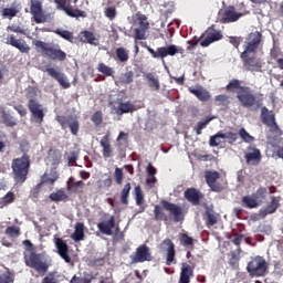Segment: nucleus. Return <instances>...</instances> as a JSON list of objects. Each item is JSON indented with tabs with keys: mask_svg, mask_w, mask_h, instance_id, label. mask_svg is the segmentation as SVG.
Returning <instances> with one entry per match:
<instances>
[{
	"mask_svg": "<svg viewBox=\"0 0 283 283\" xmlns=\"http://www.w3.org/2000/svg\"><path fill=\"white\" fill-rule=\"evenodd\" d=\"M227 92H235L237 99L245 109H260L262 102L258 98V94L249 87L242 86V82L238 78L231 80L226 86Z\"/></svg>",
	"mask_w": 283,
	"mask_h": 283,
	"instance_id": "nucleus-1",
	"label": "nucleus"
},
{
	"mask_svg": "<svg viewBox=\"0 0 283 283\" xmlns=\"http://www.w3.org/2000/svg\"><path fill=\"white\" fill-rule=\"evenodd\" d=\"M30 155L28 154H23L21 157L12 159V177L17 185H23V182L28 180V174H30Z\"/></svg>",
	"mask_w": 283,
	"mask_h": 283,
	"instance_id": "nucleus-2",
	"label": "nucleus"
},
{
	"mask_svg": "<svg viewBox=\"0 0 283 283\" xmlns=\"http://www.w3.org/2000/svg\"><path fill=\"white\" fill-rule=\"evenodd\" d=\"M33 44L38 50H41L43 56L51 59V61H65L67 59V53L61 50L59 44H51L41 40H36Z\"/></svg>",
	"mask_w": 283,
	"mask_h": 283,
	"instance_id": "nucleus-3",
	"label": "nucleus"
},
{
	"mask_svg": "<svg viewBox=\"0 0 283 283\" xmlns=\"http://www.w3.org/2000/svg\"><path fill=\"white\" fill-rule=\"evenodd\" d=\"M24 262L27 266L30 269H34L38 273H48V270L50 269V264H48V261H45V256L41 253L36 252H24Z\"/></svg>",
	"mask_w": 283,
	"mask_h": 283,
	"instance_id": "nucleus-4",
	"label": "nucleus"
},
{
	"mask_svg": "<svg viewBox=\"0 0 283 283\" xmlns=\"http://www.w3.org/2000/svg\"><path fill=\"white\" fill-rule=\"evenodd\" d=\"M247 271L251 277H264L269 271V263L264 256H254L249 261Z\"/></svg>",
	"mask_w": 283,
	"mask_h": 283,
	"instance_id": "nucleus-5",
	"label": "nucleus"
},
{
	"mask_svg": "<svg viewBox=\"0 0 283 283\" xmlns=\"http://www.w3.org/2000/svg\"><path fill=\"white\" fill-rule=\"evenodd\" d=\"M55 120L59 123L62 129L70 128L73 136H78V129H81V123L76 115H56Z\"/></svg>",
	"mask_w": 283,
	"mask_h": 283,
	"instance_id": "nucleus-6",
	"label": "nucleus"
},
{
	"mask_svg": "<svg viewBox=\"0 0 283 283\" xmlns=\"http://www.w3.org/2000/svg\"><path fill=\"white\" fill-rule=\"evenodd\" d=\"M147 51L153 56V59H166V56H176V54H184L185 49L177 46L175 44H170L168 46H160L157 51L147 46Z\"/></svg>",
	"mask_w": 283,
	"mask_h": 283,
	"instance_id": "nucleus-7",
	"label": "nucleus"
},
{
	"mask_svg": "<svg viewBox=\"0 0 283 283\" xmlns=\"http://www.w3.org/2000/svg\"><path fill=\"white\" fill-rule=\"evenodd\" d=\"M241 59L247 72H262V60L255 57L253 51H243L241 53Z\"/></svg>",
	"mask_w": 283,
	"mask_h": 283,
	"instance_id": "nucleus-8",
	"label": "nucleus"
},
{
	"mask_svg": "<svg viewBox=\"0 0 283 283\" xmlns=\"http://www.w3.org/2000/svg\"><path fill=\"white\" fill-rule=\"evenodd\" d=\"M203 34V40H201V48H209L211 43H216V41H221L223 38L222 31L216 29L214 25L208 28Z\"/></svg>",
	"mask_w": 283,
	"mask_h": 283,
	"instance_id": "nucleus-9",
	"label": "nucleus"
},
{
	"mask_svg": "<svg viewBox=\"0 0 283 283\" xmlns=\"http://www.w3.org/2000/svg\"><path fill=\"white\" fill-rule=\"evenodd\" d=\"M130 260L134 264L143 262H151V251L147 244L139 245L135 253L130 254Z\"/></svg>",
	"mask_w": 283,
	"mask_h": 283,
	"instance_id": "nucleus-10",
	"label": "nucleus"
},
{
	"mask_svg": "<svg viewBox=\"0 0 283 283\" xmlns=\"http://www.w3.org/2000/svg\"><path fill=\"white\" fill-rule=\"evenodd\" d=\"M260 43H262V33L260 31L251 32L244 42L243 52H253L255 54Z\"/></svg>",
	"mask_w": 283,
	"mask_h": 283,
	"instance_id": "nucleus-11",
	"label": "nucleus"
},
{
	"mask_svg": "<svg viewBox=\"0 0 283 283\" xmlns=\"http://www.w3.org/2000/svg\"><path fill=\"white\" fill-rule=\"evenodd\" d=\"M244 159L247 165L258 167V165L262 163V151H260L255 145H250L245 150Z\"/></svg>",
	"mask_w": 283,
	"mask_h": 283,
	"instance_id": "nucleus-12",
	"label": "nucleus"
},
{
	"mask_svg": "<svg viewBox=\"0 0 283 283\" xmlns=\"http://www.w3.org/2000/svg\"><path fill=\"white\" fill-rule=\"evenodd\" d=\"M42 72H46L51 78H54V81H57V83L63 87L64 90H70L72 84L67 81V76L64 75L61 71L46 66L45 69L42 70Z\"/></svg>",
	"mask_w": 283,
	"mask_h": 283,
	"instance_id": "nucleus-13",
	"label": "nucleus"
},
{
	"mask_svg": "<svg viewBox=\"0 0 283 283\" xmlns=\"http://www.w3.org/2000/svg\"><path fill=\"white\" fill-rule=\"evenodd\" d=\"M161 206L166 211H169L170 216L174 217V222H182V220H185V212H182V208L180 206L167 200H161Z\"/></svg>",
	"mask_w": 283,
	"mask_h": 283,
	"instance_id": "nucleus-14",
	"label": "nucleus"
},
{
	"mask_svg": "<svg viewBox=\"0 0 283 283\" xmlns=\"http://www.w3.org/2000/svg\"><path fill=\"white\" fill-rule=\"evenodd\" d=\"M28 107L35 123H38V125H41L43 123V118H45V113L43 112V105H41L36 99L31 98L28 102Z\"/></svg>",
	"mask_w": 283,
	"mask_h": 283,
	"instance_id": "nucleus-15",
	"label": "nucleus"
},
{
	"mask_svg": "<svg viewBox=\"0 0 283 283\" xmlns=\"http://www.w3.org/2000/svg\"><path fill=\"white\" fill-rule=\"evenodd\" d=\"M159 249L167 252L166 264L171 266V263L176 260V244L171 239H165L160 244Z\"/></svg>",
	"mask_w": 283,
	"mask_h": 283,
	"instance_id": "nucleus-16",
	"label": "nucleus"
},
{
	"mask_svg": "<svg viewBox=\"0 0 283 283\" xmlns=\"http://www.w3.org/2000/svg\"><path fill=\"white\" fill-rule=\"evenodd\" d=\"M30 10L35 23H45V21H48V15L43 13V4L41 1L32 0Z\"/></svg>",
	"mask_w": 283,
	"mask_h": 283,
	"instance_id": "nucleus-17",
	"label": "nucleus"
},
{
	"mask_svg": "<svg viewBox=\"0 0 283 283\" xmlns=\"http://www.w3.org/2000/svg\"><path fill=\"white\" fill-rule=\"evenodd\" d=\"M206 182L208 187H210L211 191H214L216 193H220L224 189L222 185L218 184V180H220V172L218 171H206L205 174Z\"/></svg>",
	"mask_w": 283,
	"mask_h": 283,
	"instance_id": "nucleus-18",
	"label": "nucleus"
},
{
	"mask_svg": "<svg viewBox=\"0 0 283 283\" xmlns=\"http://www.w3.org/2000/svg\"><path fill=\"white\" fill-rule=\"evenodd\" d=\"M184 197L192 207H200L201 200L205 199V193L197 188H188L185 190Z\"/></svg>",
	"mask_w": 283,
	"mask_h": 283,
	"instance_id": "nucleus-19",
	"label": "nucleus"
},
{
	"mask_svg": "<svg viewBox=\"0 0 283 283\" xmlns=\"http://www.w3.org/2000/svg\"><path fill=\"white\" fill-rule=\"evenodd\" d=\"M7 45H11L21 52L22 54H28L30 52V45L25 42V40L17 39L14 34H8L6 39Z\"/></svg>",
	"mask_w": 283,
	"mask_h": 283,
	"instance_id": "nucleus-20",
	"label": "nucleus"
},
{
	"mask_svg": "<svg viewBox=\"0 0 283 283\" xmlns=\"http://www.w3.org/2000/svg\"><path fill=\"white\" fill-rule=\"evenodd\" d=\"M54 244L60 258H62L66 264H70V262H72V258L70 256V245H67V242L61 238H56Z\"/></svg>",
	"mask_w": 283,
	"mask_h": 283,
	"instance_id": "nucleus-21",
	"label": "nucleus"
},
{
	"mask_svg": "<svg viewBox=\"0 0 283 283\" xmlns=\"http://www.w3.org/2000/svg\"><path fill=\"white\" fill-rule=\"evenodd\" d=\"M242 17V13L235 11V7L230 6L224 9L222 17L220 19L221 23H235Z\"/></svg>",
	"mask_w": 283,
	"mask_h": 283,
	"instance_id": "nucleus-22",
	"label": "nucleus"
},
{
	"mask_svg": "<svg viewBox=\"0 0 283 283\" xmlns=\"http://www.w3.org/2000/svg\"><path fill=\"white\" fill-rule=\"evenodd\" d=\"M261 122L266 127H275L277 128V122H275V113L273 111H269L266 106L261 107Z\"/></svg>",
	"mask_w": 283,
	"mask_h": 283,
	"instance_id": "nucleus-23",
	"label": "nucleus"
},
{
	"mask_svg": "<svg viewBox=\"0 0 283 283\" xmlns=\"http://www.w3.org/2000/svg\"><path fill=\"white\" fill-rule=\"evenodd\" d=\"M116 227V218L111 216L107 221H102L97 223V229L103 233V235H112L114 232L112 229Z\"/></svg>",
	"mask_w": 283,
	"mask_h": 283,
	"instance_id": "nucleus-24",
	"label": "nucleus"
},
{
	"mask_svg": "<svg viewBox=\"0 0 283 283\" xmlns=\"http://www.w3.org/2000/svg\"><path fill=\"white\" fill-rule=\"evenodd\" d=\"M195 269H196V266H193V265H189L188 263H182L178 283L191 282V277H193Z\"/></svg>",
	"mask_w": 283,
	"mask_h": 283,
	"instance_id": "nucleus-25",
	"label": "nucleus"
},
{
	"mask_svg": "<svg viewBox=\"0 0 283 283\" xmlns=\"http://www.w3.org/2000/svg\"><path fill=\"white\" fill-rule=\"evenodd\" d=\"M99 145L102 147L103 158H112L114 155V148H112V143L109 142V134L102 137Z\"/></svg>",
	"mask_w": 283,
	"mask_h": 283,
	"instance_id": "nucleus-26",
	"label": "nucleus"
},
{
	"mask_svg": "<svg viewBox=\"0 0 283 283\" xmlns=\"http://www.w3.org/2000/svg\"><path fill=\"white\" fill-rule=\"evenodd\" d=\"M0 123L6 127H17L18 125L17 117L8 113L6 108L0 109Z\"/></svg>",
	"mask_w": 283,
	"mask_h": 283,
	"instance_id": "nucleus-27",
	"label": "nucleus"
},
{
	"mask_svg": "<svg viewBox=\"0 0 283 283\" xmlns=\"http://www.w3.org/2000/svg\"><path fill=\"white\" fill-rule=\"evenodd\" d=\"M66 185L67 191H72V193H83V189H85V182L83 180L76 181L74 177H70Z\"/></svg>",
	"mask_w": 283,
	"mask_h": 283,
	"instance_id": "nucleus-28",
	"label": "nucleus"
},
{
	"mask_svg": "<svg viewBox=\"0 0 283 283\" xmlns=\"http://www.w3.org/2000/svg\"><path fill=\"white\" fill-rule=\"evenodd\" d=\"M188 92L190 94H193L198 101L207 102L209 98H211V94H209V91L202 88V86H199L198 88L189 87Z\"/></svg>",
	"mask_w": 283,
	"mask_h": 283,
	"instance_id": "nucleus-29",
	"label": "nucleus"
},
{
	"mask_svg": "<svg viewBox=\"0 0 283 283\" xmlns=\"http://www.w3.org/2000/svg\"><path fill=\"white\" fill-rule=\"evenodd\" d=\"M71 238L74 240V242H81L85 240V224L83 222H77L75 224V230L71 234Z\"/></svg>",
	"mask_w": 283,
	"mask_h": 283,
	"instance_id": "nucleus-30",
	"label": "nucleus"
},
{
	"mask_svg": "<svg viewBox=\"0 0 283 283\" xmlns=\"http://www.w3.org/2000/svg\"><path fill=\"white\" fill-rule=\"evenodd\" d=\"M277 207H280V201H277V198L272 197L270 205H268L264 210L260 211V216L266 218V216L275 213V211H277Z\"/></svg>",
	"mask_w": 283,
	"mask_h": 283,
	"instance_id": "nucleus-31",
	"label": "nucleus"
},
{
	"mask_svg": "<svg viewBox=\"0 0 283 283\" xmlns=\"http://www.w3.org/2000/svg\"><path fill=\"white\" fill-rule=\"evenodd\" d=\"M78 39L81 43H88L90 45H97L96 41V35H94V32L92 31H82L78 34Z\"/></svg>",
	"mask_w": 283,
	"mask_h": 283,
	"instance_id": "nucleus-32",
	"label": "nucleus"
},
{
	"mask_svg": "<svg viewBox=\"0 0 283 283\" xmlns=\"http://www.w3.org/2000/svg\"><path fill=\"white\" fill-rule=\"evenodd\" d=\"M241 202L242 207H244L245 209H258V207L260 206V201H258V199L253 197V195L242 197Z\"/></svg>",
	"mask_w": 283,
	"mask_h": 283,
	"instance_id": "nucleus-33",
	"label": "nucleus"
},
{
	"mask_svg": "<svg viewBox=\"0 0 283 283\" xmlns=\"http://www.w3.org/2000/svg\"><path fill=\"white\" fill-rule=\"evenodd\" d=\"M61 158H63V154H61V150L59 149H50L48 159L51 161V165L53 167H56V165H61Z\"/></svg>",
	"mask_w": 283,
	"mask_h": 283,
	"instance_id": "nucleus-34",
	"label": "nucleus"
},
{
	"mask_svg": "<svg viewBox=\"0 0 283 283\" xmlns=\"http://www.w3.org/2000/svg\"><path fill=\"white\" fill-rule=\"evenodd\" d=\"M132 112H136V106L132 104L130 102H120L118 107H117V114L119 116H123V114H129Z\"/></svg>",
	"mask_w": 283,
	"mask_h": 283,
	"instance_id": "nucleus-35",
	"label": "nucleus"
},
{
	"mask_svg": "<svg viewBox=\"0 0 283 283\" xmlns=\"http://www.w3.org/2000/svg\"><path fill=\"white\" fill-rule=\"evenodd\" d=\"M206 216H207V221H206L207 227H213L214 224H218V214H216V211L213 210V208L207 207Z\"/></svg>",
	"mask_w": 283,
	"mask_h": 283,
	"instance_id": "nucleus-36",
	"label": "nucleus"
},
{
	"mask_svg": "<svg viewBox=\"0 0 283 283\" xmlns=\"http://www.w3.org/2000/svg\"><path fill=\"white\" fill-rule=\"evenodd\" d=\"M145 78L151 90H155V92L160 90V81L158 77L154 76V73H147Z\"/></svg>",
	"mask_w": 283,
	"mask_h": 283,
	"instance_id": "nucleus-37",
	"label": "nucleus"
},
{
	"mask_svg": "<svg viewBox=\"0 0 283 283\" xmlns=\"http://www.w3.org/2000/svg\"><path fill=\"white\" fill-rule=\"evenodd\" d=\"M49 198L52 202H63V200H67L69 196L65 193L64 189H59L55 192H52Z\"/></svg>",
	"mask_w": 283,
	"mask_h": 283,
	"instance_id": "nucleus-38",
	"label": "nucleus"
},
{
	"mask_svg": "<svg viewBox=\"0 0 283 283\" xmlns=\"http://www.w3.org/2000/svg\"><path fill=\"white\" fill-rule=\"evenodd\" d=\"M154 216H155V220L157 222H167V220H169V218L167 217V214L163 210V207H160L158 205L155 206Z\"/></svg>",
	"mask_w": 283,
	"mask_h": 283,
	"instance_id": "nucleus-39",
	"label": "nucleus"
},
{
	"mask_svg": "<svg viewBox=\"0 0 283 283\" xmlns=\"http://www.w3.org/2000/svg\"><path fill=\"white\" fill-rule=\"evenodd\" d=\"M132 191V184L127 182L120 191L122 205H129V192Z\"/></svg>",
	"mask_w": 283,
	"mask_h": 283,
	"instance_id": "nucleus-40",
	"label": "nucleus"
},
{
	"mask_svg": "<svg viewBox=\"0 0 283 283\" xmlns=\"http://www.w3.org/2000/svg\"><path fill=\"white\" fill-rule=\"evenodd\" d=\"M64 12L67 14V17H72L73 19H78V17L85 18L87 17V13L85 11H81L78 9H74L70 6H67L64 10Z\"/></svg>",
	"mask_w": 283,
	"mask_h": 283,
	"instance_id": "nucleus-41",
	"label": "nucleus"
},
{
	"mask_svg": "<svg viewBox=\"0 0 283 283\" xmlns=\"http://www.w3.org/2000/svg\"><path fill=\"white\" fill-rule=\"evenodd\" d=\"M119 83H123V85H129V83H134V72L127 71L126 73H122L119 75Z\"/></svg>",
	"mask_w": 283,
	"mask_h": 283,
	"instance_id": "nucleus-42",
	"label": "nucleus"
},
{
	"mask_svg": "<svg viewBox=\"0 0 283 283\" xmlns=\"http://www.w3.org/2000/svg\"><path fill=\"white\" fill-rule=\"evenodd\" d=\"M135 201L137 207H142L145 202V195H143V189L140 186H136L135 189Z\"/></svg>",
	"mask_w": 283,
	"mask_h": 283,
	"instance_id": "nucleus-43",
	"label": "nucleus"
},
{
	"mask_svg": "<svg viewBox=\"0 0 283 283\" xmlns=\"http://www.w3.org/2000/svg\"><path fill=\"white\" fill-rule=\"evenodd\" d=\"M116 56L118 61H120V63H127V61H129V53H127V50H125V48H117Z\"/></svg>",
	"mask_w": 283,
	"mask_h": 283,
	"instance_id": "nucleus-44",
	"label": "nucleus"
},
{
	"mask_svg": "<svg viewBox=\"0 0 283 283\" xmlns=\"http://www.w3.org/2000/svg\"><path fill=\"white\" fill-rule=\"evenodd\" d=\"M212 120H213V117H207L205 120L198 122L197 126L195 127V132H196L197 136L202 135V129H205L207 127V125L209 123H211Z\"/></svg>",
	"mask_w": 283,
	"mask_h": 283,
	"instance_id": "nucleus-45",
	"label": "nucleus"
},
{
	"mask_svg": "<svg viewBox=\"0 0 283 283\" xmlns=\"http://www.w3.org/2000/svg\"><path fill=\"white\" fill-rule=\"evenodd\" d=\"M59 272H49L43 279L41 283H59Z\"/></svg>",
	"mask_w": 283,
	"mask_h": 283,
	"instance_id": "nucleus-46",
	"label": "nucleus"
},
{
	"mask_svg": "<svg viewBox=\"0 0 283 283\" xmlns=\"http://www.w3.org/2000/svg\"><path fill=\"white\" fill-rule=\"evenodd\" d=\"M97 71L101 74H104V76H113L114 75V69L107 66L105 63L101 62L97 65Z\"/></svg>",
	"mask_w": 283,
	"mask_h": 283,
	"instance_id": "nucleus-47",
	"label": "nucleus"
},
{
	"mask_svg": "<svg viewBox=\"0 0 283 283\" xmlns=\"http://www.w3.org/2000/svg\"><path fill=\"white\" fill-rule=\"evenodd\" d=\"M4 233L9 235V238H19V235H21V228L11 226L6 229Z\"/></svg>",
	"mask_w": 283,
	"mask_h": 283,
	"instance_id": "nucleus-48",
	"label": "nucleus"
},
{
	"mask_svg": "<svg viewBox=\"0 0 283 283\" xmlns=\"http://www.w3.org/2000/svg\"><path fill=\"white\" fill-rule=\"evenodd\" d=\"M239 136L243 140V143H254L255 142V137L251 136V134H249V132H247L245 128L239 129Z\"/></svg>",
	"mask_w": 283,
	"mask_h": 283,
	"instance_id": "nucleus-49",
	"label": "nucleus"
},
{
	"mask_svg": "<svg viewBox=\"0 0 283 283\" xmlns=\"http://www.w3.org/2000/svg\"><path fill=\"white\" fill-rule=\"evenodd\" d=\"M221 138L223 140H228L229 145H233L234 143L238 142V133H233V132L222 133Z\"/></svg>",
	"mask_w": 283,
	"mask_h": 283,
	"instance_id": "nucleus-50",
	"label": "nucleus"
},
{
	"mask_svg": "<svg viewBox=\"0 0 283 283\" xmlns=\"http://www.w3.org/2000/svg\"><path fill=\"white\" fill-rule=\"evenodd\" d=\"M55 34L61 36L62 39H65V41H70L72 43L74 41V33L67 31V30H56Z\"/></svg>",
	"mask_w": 283,
	"mask_h": 283,
	"instance_id": "nucleus-51",
	"label": "nucleus"
},
{
	"mask_svg": "<svg viewBox=\"0 0 283 283\" xmlns=\"http://www.w3.org/2000/svg\"><path fill=\"white\" fill-rule=\"evenodd\" d=\"M91 120L95 125V127H99V125H103V112L96 111L92 115Z\"/></svg>",
	"mask_w": 283,
	"mask_h": 283,
	"instance_id": "nucleus-52",
	"label": "nucleus"
},
{
	"mask_svg": "<svg viewBox=\"0 0 283 283\" xmlns=\"http://www.w3.org/2000/svg\"><path fill=\"white\" fill-rule=\"evenodd\" d=\"M0 283H14V274L10 270L0 274Z\"/></svg>",
	"mask_w": 283,
	"mask_h": 283,
	"instance_id": "nucleus-53",
	"label": "nucleus"
},
{
	"mask_svg": "<svg viewBox=\"0 0 283 283\" xmlns=\"http://www.w3.org/2000/svg\"><path fill=\"white\" fill-rule=\"evenodd\" d=\"M266 193H268V190L265 187H260L255 193H253V198L256 199L258 202H262V200H264V198H266Z\"/></svg>",
	"mask_w": 283,
	"mask_h": 283,
	"instance_id": "nucleus-54",
	"label": "nucleus"
},
{
	"mask_svg": "<svg viewBox=\"0 0 283 283\" xmlns=\"http://www.w3.org/2000/svg\"><path fill=\"white\" fill-rule=\"evenodd\" d=\"M222 144V133H218L210 137L209 145L210 147H219Z\"/></svg>",
	"mask_w": 283,
	"mask_h": 283,
	"instance_id": "nucleus-55",
	"label": "nucleus"
},
{
	"mask_svg": "<svg viewBox=\"0 0 283 283\" xmlns=\"http://www.w3.org/2000/svg\"><path fill=\"white\" fill-rule=\"evenodd\" d=\"M17 14H19V10L14 8H4L2 10V17H4L6 19H14Z\"/></svg>",
	"mask_w": 283,
	"mask_h": 283,
	"instance_id": "nucleus-56",
	"label": "nucleus"
},
{
	"mask_svg": "<svg viewBox=\"0 0 283 283\" xmlns=\"http://www.w3.org/2000/svg\"><path fill=\"white\" fill-rule=\"evenodd\" d=\"M138 25L142 30H149V22L147 21V15L138 14Z\"/></svg>",
	"mask_w": 283,
	"mask_h": 283,
	"instance_id": "nucleus-57",
	"label": "nucleus"
},
{
	"mask_svg": "<svg viewBox=\"0 0 283 283\" xmlns=\"http://www.w3.org/2000/svg\"><path fill=\"white\" fill-rule=\"evenodd\" d=\"M135 32V41H145L147 39V30L136 28L134 29Z\"/></svg>",
	"mask_w": 283,
	"mask_h": 283,
	"instance_id": "nucleus-58",
	"label": "nucleus"
},
{
	"mask_svg": "<svg viewBox=\"0 0 283 283\" xmlns=\"http://www.w3.org/2000/svg\"><path fill=\"white\" fill-rule=\"evenodd\" d=\"M180 242L184 247H193V238L189 237L187 233L180 234Z\"/></svg>",
	"mask_w": 283,
	"mask_h": 283,
	"instance_id": "nucleus-59",
	"label": "nucleus"
},
{
	"mask_svg": "<svg viewBox=\"0 0 283 283\" xmlns=\"http://www.w3.org/2000/svg\"><path fill=\"white\" fill-rule=\"evenodd\" d=\"M56 180H59V175L49 177L48 174H44L40 182H42V185H54Z\"/></svg>",
	"mask_w": 283,
	"mask_h": 283,
	"instance_id": "nucleus-60",
	"label": "nucleus"
},
{
	"mask_svg": "<svg viewBox=\"0 0 283 283\" xmlns=\"http://www.w3.org/2000/svg\"><path fill=\"white\" fill-rule=\"evenodd\" d=\"M78 160V151L72 150L67 156V166L72 167Z\"/></svg>",
	"mask_w": 283,
	"mask_h": 283,
	"instance_id": "nucleus-61",
	"label": "nucleus"
},
{
	"mask_svg": "<svg viewBox=\"0 0 283 283\" xmlns=\"http://www.w3.org/2000/svg\"><path fill=\"white\" fill-rule=\"evenodd\" d=\"M217 105H229V96L221 94L214 97Z\"/></svg>",
	"mask_w": 283,
	"mask_h": 283,
	"instance_id": "nucleus-62",
	"label": "nucleus"
},
{
	"mask_svg": "<svg viewBox=\"0 0 283 283\" xmlns=\"http://www.w3.org/2000/svg\"><path fill=\"white\" fill-rule=\"evenodd\" d=\"M114 178L117 185H123L124 175L122 168H115Z\"/></svg>",
	"mask_w": 283,
	"mask_h": 283,
	"instance_id": "nucleus-63",
	"label": "nucleus"
},
{
	"mask_svg": "<svg viewBox=\"0 0 283 283\" xmlns=\"http://www.w3.org/2000/svg\"><path fill=\"white\" fill-rule=\"evenodd\" d=\"M70 283H92V280L74 275Z\"/></svg>",
	"mask_w": 283,
	"mask_h": 283,
	"instance_id": "nucleus-64",
	"label": "nucleus"
}]
</instances>
